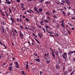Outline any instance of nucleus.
Masks as SVG:
<instances>
[{
	"label": "nucleus",
	"instance_id": "f257e3e1",
	"mask_svg": "<svg viewBox=\"0 0 75 75\" xmlns=\"http://www.w3.org/2000/svg\"><path fill=\"white\" fill-rule=\"evenodd\" d=\"M67 53H64L63 54H62V56L64 59L65 60H66L67 59Z\"/></svg>",
	"mask_w": 75,
	"mask_h": 75
},
{
	"label": "nucleus",
	"instance_id": "f03ea898",
	"mask_svg": "<svg viewBox=\"0 0 75 75\" xmlns=\"http://www.w3.org/2000/svg\"><path fill=\"white\" fill-rule=\"evenodd\" d=\"M13 37H15V36H17L18 35V33H17V30H16L15 29L14 30V31H13Z\"/></svg>",
	"mask_w": 75,
	"mask_h": 75
},
{
	"label": "nucleus",
	"instance_id": "7ed1b4c3",
	"mask_svg": "<svg viewBox=\"0 0 75 75\" xmlns=\"http://www.w3.org/2000/svg\"><path fill=\"white\" fill-rule=\"evenodd\" d=\"M64 20H62V24L61 25V26H62V27H65V25L64 23Z\"/></svg>",
	"mask_w": 75,
	"mask_h": 75
},
{
	"label": "nucleus",
	"instance_id": "20e7f679",
	"mask_svg": "<svg viewBox=\"0 0 75 75\" xmlns=\"http://www.w3.org/2000/svg\"><path fill=\"white\" fill-rule=\"evenodd\" d=\"M75 51H69V52L68 53V55H71L72 54H73V53H74L75 54Z\"/></svg>",
	"mask_w": 75,
	"mask_h": 75
},
{
	"label": "nucleus",
	"instance_id": "39448f33",
	"mask_svg": "<svg viewBox=\"0 0 75 75\" xmlns=\"http://www.w3.org/2000/svg\"><path fill=\"white\" fill-rule=\"evenodd\" d=\"M52 57H53L54 58H55V54H54V53L53 52H52Z\"/></svg>",
	"mask_w": 75,
	"mask_h": 75
},
{
	"label": "nucleus",
	"instance_id": "423d86ee",
	"mask_svg": "<svg viewBox=\"0 0 75 75\" xmlns=\"http://www.w3.org/2000/svg\"><path fill=\"white\" fill-rule=\"evenodd\" d=\"M27 12H29V13H34V12L31 9H29V11H27Z\"/></svg>",
	"mask_w": 75,
	"mask_h": 75
},
{
	"label": "nucleus",
	"instance_id": "0eeeda50",
	"mask_svg": "<svg viewBox=\"0 0 75 75\" xmlns=\"http://www.w3.org/2000/svg\"><path fill=\"white\" fill-rule=\"evenodd\" d=\"M23 8L22 9V11H23V10H25V7H24V6H21V9Z\"/></svg>",
	"mask_w": 75,
	"mask_h": 75
},
{
	"label": "nucleus",
	"instance_id": "6e6552de",
	"mask_svg": "<svg viewBox=\"0 0 75 75\" xmlns=\"http://www.w3.org/2000/svg\"><path fill=\"white\" fill-rule=\"evenodd\" d=\"M26 69H28V62H26Z\"/></svg>",
	"mask_w": 75,
	"mask_h": 75
},
{
	"label": "nucleus",
	"instance_id": "1a4fd4ad",
	"mask_svg": "<svg viewBox=\"0 0 75 75\" xmlns=\"http://www.w3.org/2000/svg\"><path fill=\"white\" fill-rule=\"evenodd\" d=\"M58 52H59L58 51H56L55 52V54H56V55H57V56H58V55H59V53H58Z\"/></svg>",
	"mask_w": 75,
	"mask_h": 75
},
{
	"label": "nucleus",
	"instance_id": "9d476101",
	"mask_svg": "<svg viewBox=\"0 0 75 75\" xmlns=\"http://www.w3.org/2000/svg\"><path fill=\"white\" fill-rule=\"evenodd\" d=\"M50 1H45V4H50Z\"/></svg>",
	"mask_w": 75,
	"mask_h": 75
},
{
	"label": "nucleus",
	"instance_id": "9b49d317",
	"mask_svg": "<svg viewBox=\"0 0 75 75\" xmlns=\"http://www.w3.org/2000/svg\"><path fill=\"white\" fill-rule=\"evenodd\" d=\"M59 27H60V25H59V23H57V24L56 28H59Z\"/></svg>",
	"mask_w": 75,
	"mask_h": 75
},
{
	"label": "nucleus",
	"instance_id": "f8f14e48",
	"mask_svg": "<svg viewBox=\"0 0 75 75\" xmlns=\"http://www.w3.org/2000/svg\"><path fill=\"white\" fill-rule=\"evenodd\" d=\"M46 61L47 64H49L50 62V60L48 59L47 60H46Z\"/></svg>",
	"mask_w": 75,
	"mask_h": 75
},
{
	"label": "nucleus",
	"instance_id": "ddd939ff",
	"mask_svg": "<svg viewBox=\"0 0 75 75\" xmlns=\"http://www.w3.org/2000/svg\"><path fill=\"white\" fill-rule=\"evenodd\" d=\"M8 68L9 70H10L11 71H12V69H13V67H9Z\"/></svg>",
	"mask_w": 75,
	"mask_h": 75
},
{
	"label": "nucleus",
	"instance_id": "4468645a",
	"mask_svg": "<svg viewBox=\"0 0 75 75\" xmlns=\"http://www.w3.org/2000/svg\"><path fill=\"white\" fill-rule=\"evenodd\" d=\"M6 3L7 4H11V2H10V1H8Z\"/></svg>",
	"mask_w": 75,
	"mask_h": 75
},
{
	"label": "nucleus",
	"instance_id": "2eb2a0df",
	"mask_svg": "<svg viewBox=\"0 0 75 75\" xmlns=\"http://www.w3.org/2000/svg\"><path fill=\"white\" fill-rule=\"evenodd\" d=\"M42 11V9L41 8H39V11L40 13H41Z\"/></svg>",
	"mask_w": 75,
	"mask_h": 75
},
{
	"label": "nucleus",
	"instance_id": "dca6fc26",
	"mask_svg": "<svg viewBox=\"0 0 75 75\" xmlns=\"http://www.w3.org/2000/svg\"><path fill=\"white\" fill-rule=\"evenodd\" d=\"M35 40H36V42L38 43V44H40V42H39V41H38V40H37V39L36 38H35Z\"/></svg>",
	"mask_w": 75,
	"mask_h": 75
},
{
	"label": "nucleus",
	"instance_id": "f3484780",
	"mask_svg": "<svg viewBox=\"0 0 75 75\" xmlns=\"http://www.w3.org/2000/svg\"><path fill=\"white\" fill-rule=\"evenodd\" d=\"M34 9H35V11H37L38 10V9H37V8L36 7H35L34 8Z\"/></svg>",
	"mask_w": 75,
	"mask_h": 75
},
{
	"label": "nucleus",
	"instance_id": "a211bd4d",
	"mask_svg": "<svg viewBox=\"0 0 75 75\" xmlns=\"http://www.w3.org/2000/svg\"><path fill=\"white\" fill-rule=\"evenodd\" d=\"M46 14H47V15H48V16H50V13H49L48 12H46Z\"/></svg>",
	"mask_w": 75,
	"mask_h": 75
},
{
	"label": "nucleus",
	"instance_id": "6ab92c4d",
	"mask_svg": "<svg viewBox=\"0 0 75 75\" xmlns=\"http://www.w3.org/2000/svg\"><path fill=\"white\" fill-rule=\"evenodd\" d=\"M35 60L36 61H38V62H40V60L38 59H35Z\"/></svg>",
	"mask_w": 75,
	"mask_h": 75
},
{
	"label": "nucleus",
	"instance_id": "aec40b11",
	"mask_svg": "<svg viewBox=\"0 0 75 75\" xmlns=\"http://www.w3.org/2000/svg\"><path fill=\"white\" fill-rule=\"evenodd\" d=\"M44 21H45V23H49V21H48L46 19L44 20Z\"/></svg>",
	"mask_w": 75,
	"mask_h": 75
},
{
	"label": "nucleus",
	"instance_id": "412c9836",
	"mask_svg": "<svg viewBox=\"0 0 75 75\" xmlns=\"http://www.w3.org/2000/svg\"><path fill=\"white\" fill-rule=\"evenodd\" d=\"M68 74V71H65L64 73V74L65 75H67Z\"/></svg>",
	"mask_w": 75,
	"mask_h": 75
},
{
	"label": "nucleus",
	"instance_id": "4be33fe9",
	"mask_svg": "<svg viewBox=\"0 0 75 75\" xmlns=\"http://www.w3.org/2000/svg\"><path fill=\"white\" fill-rule=\"evenodd\" d=\"M47 18L48 20H51V18H50V17L49 16H47Z\"/></svg>",
	"mask_w": 75,
	"mask_h": 75
},
{
	"label": "nucleus",
	"instance_id": "5701e85b",
	"mask_svg": "<svg viewBox=\"0 0 75 75\" xmlns=\"http://www.w3.org/2000/svg\"><path fill=\"white\" fill-rule=\"evenodd\" d=\"M62 13H63L64 16H66V15H65V12L64 11H62Z\"/></svg>",
	"mask_w": 75,
	"mask_h": 75
},
{
	"label": "nucleus",
	"instance_id": "b1692460",
	"mask_svg": "<svg viewBox=\"0 0 75 75\" xmlns=\"http://www.w3.org/2000/svg\"><path fill=\"white\" fill-rule=\"evenodd\" d=\"M38 35H39V37H41V36H42V34H41V33H38Z\"/></svg>",
	"mask_w": 75,
	"mask_h": 75
},
{
	"label": "nucleus",
	"instance_id": "393cba45",
	"mask_svg": "<svg viewBox=\"0 0 75 75\" xmlns=\"http://www.w3.org/2000/svg\"><path fill=\"white\" fill-rule=\"evenodd\" d=\"M16 68H19V66L18 65V64H17V65H16Z\"/></svg>",
	"mask_w": 75,
	"mask_h": 75
},
{
	"label": "nucleus",
	"instance_id": "a878e982",
	"mask_svg": "<svg viewBox=\"0 0 75 75\" xmlns=\"http://www.w3.org/2000/svg\"><path fill=\"white\" fill-rule=\"evenodd\" d=\"M8 9H9V12H10V13H11V11H12L11 10V9H10V7H9L8 8Z\"/></svg>",
	"mask_w": 75,
	"mask_h": 75
},
{
	"label": "nucleus",
	"instance_id": "bb28decb",
	"mask_svg": "<svg viewBox=\"0 0 75 75\" xmlns=\"http://www.w3.org/2000/svg\"><path fill=\"white\" fill-rule=\"evenodd\" d=\"M14 64L16 66V65H18V62H14Z\"/></svg>",
	"mask_w": 75,
	"mask_h": 75
},
{
	"label": "nucleus",
	"instance_id": "cd10ccee",
	"mask_svg": "<svg viewBox=\"0 0 75 75\" xmlns=\"http://www.w3.org/2000/svg\"><path fill=\"white\" fill-rule=\"evenodd\" d=\"M56 68H57V69H59V66L57 65H56Z\"/></svg>",
	"mask_w": 75,
	"mask_h": 75
},
{
	"label": "nucleus",
	"instance_id": "c85d7f7f",
	"mask_svg": "<svg viewBox=\"0 0 75 75\" xmlns=\"http://www.w3.org/2000/svg\"><path fill=\"white\" fill-rule=\"evenodd\" d=\"M1 14L3 16H5V15L4 14V13H1Z\"/></svg>",
	"mask_w": 75,
	"mask_h": 75
},
{
	"label": "nucleus",
	"instance_id": "c756f323",
	"mask_svg": "<svg viewBox=\"0 0 75 75\" xmlns=\"http://www.w3.org/2000/svg\"><path fill=\"white\" fill-rule=\"evenodd\" d=\"M43 21H40V23L41 24V25H43Z\"/></svg>",
	"mask_w": 75,
	"mask_h": 75
},
{
	"label": "nucleus",
	"instance_id": "7c9ffc66",
	"mask_svg": "<svg viewBox=\"0 0 75 75\" xmlns=\"http://www.w3.org/2000/svg\"><path fill=\"white\" fill-rule=\"evenodd\" d=\"M63 8L65 10V11H67V8L65 6H64Z\"/></svg>",
	"mask_w": 75,
	"mask_h": 75
},
{
	"label": "nucleus",
	"instance_id": "2f4dec72",
	"mask_svg": "<svg viewBox=\"0 0 75 75\" xmlns=\"http://www.w3.org/2000/svg\"><path fill=\"white\" fill-rule=\"evenodd\" d=\"M53 16L54 17V18H57V16H56V15H53Z\"/></svg>",
	"mask_w": 75,
	"mask_h": 75
},
{
	"label": "nucleus",
	"instance_id": "473e14b6",
	"mask_svg": "<svg viewBox=\"0 0 75 75\" xmlns=\"http://www.w3.org/2000/svg\"><path fill=\"white\" fill-rule=\"evenodd\" d=\"M28 43L29 44V45H30L31 44V43H30V41L28 40Z\"/></svg>",
	"mask_w": 75,
	"mask_h": 75
},
{
	"label": "nucleus",
	"instance_id": "72a5a7b5",
	"mask_svg": "<svg viewBox=\"0 0 75 75\" xmlns=\"http://www.w3.org/2000/svg\"><path fill=\"white\" fill-rule=\"evenodd\" d=\"M67 16H69V15H70L71 14V13L69 12H68L67 13Z\"/></svg>",
	"mask_w": 75,
	"mask_h": 75
},
{
	"label": "nucleus",
	"instance_id": "f704fd0d",
	"mask_svg": "<svg viewBox=\"0 0 75 75\" xmlns=\"http://www.w3.org/2000/svg\"><path fill=\"white\" fill-rule=\"evenodd\" d=\"M21 73L22 74H23L24 75H25V74H24V71H23L21 72Z\"/></svg>",
	"mask_w": 75,
	"mask_h": 75
},
{
	"label": "nucleus",
	"instance_id": "c9c22d12",
	"mask_svg": "<svg viewBox=\"0 0 75 75\" xmlns=\"http://www.w3.org/2000/svg\"><path fill=\"white\" fill-rule=\"evenodd\" d=\"M59 10H60V11H64V9L62 8H60L59 9Z\"/></svg>",
	"mask_w": 75,
	"mask_h": 75
},
{
	"label": "nucleus",
	"instance_id": "e433bc0d",
	"mask_svg": "<svg viewBox=\"0 0 75 75\" xmlns=\"http://www.w3.org/2000/svg\"><path fill=\"white\" fill-rule=\"evenodd\" d=\"M44 1V0H41L40 1H39V3H42V2Z\"/></svg>",
	"mask_w": 75,
	"mask_h": 75
},
{
	"label": "nucleus",
	"instance_id": "4c0bfd02",
	"mask_svg": "<svg viewBox=\"0 0 75 75\" xmlns=\"http://www.w3.org/2000/svg\"><path fill=\"white\" fill-rule=\"evenodd\" d=\"M34 55H35V56H36V57H37V55H38V54H37V53H34Z\"/></svg>",
	"mask_w": 75,
	"mask_h": 75
},
{
	"label": "nucleus",
	"instance_id": "58836bf2",
	"mask_svg": "<svg viewBox=\"0 0 75 75\" xmlns=\"http://www.w3.org/2000/svg\"><path fill=\"white\" fill-rule=\"evenodd\" d=\"M45 27L46 28H49V26L47 25H45Z\"/></svg>",
	"mask_w": 75,
	"mask_h": 75
},
{
	"label": "nucleus",
	"instance_id": "ea45409f",
	"mask_svg": "<svg viewBox=\"0 0 75 75\" xmlns=\"http://www.w3.org/2000/svg\"><path fill=\"white\" fill-rule=\"evenodd\" d=\"M25 20H26V21H29V20L28 19V18H26L25 19Z\"/></svg>",
	"mask_w": 75,
	"mask_h": 75
},
{
	"label": "nucleus",
	"instance_id": "a19ab883",
	"mask_svg": "<svg viewBox=\"0 0 75 75\" xmlns=\"http://www.w3.org/2000/svg\"><path fill=\"white\" fill-rule=\"evenodd\" d=\"M45 60L46 61L48 60V58H47V57H45Z\"/></svg>",
	"mask_w": 75,
	"mask_h": 75
},
{
	"label": "nucleus",
	"instance_id": "79ce46f5",
	"mask_svg": "<svg viewBox=\"0 0 75 75\" xmlns=\"http://www.w3.org/2000/svg\"><path fill=\"white\" fill-rule=\"evenodd\" d=\"M61 2H62V3H65V1H64V0H62Z\"/></svg>",
	"mask_w": 75,
	"mask_h": 75
},
{
	"label": "nucleus",
	"instance_id": "37998d69",
	"mask_svg": "<svg viewBox=\"0 0 75 75\" xmlns=\"http://www.w3.org/2000/svg\"><path fill=\"white\" fill-rule=\"evenodd\" d=\"M2 23H3V25H5V24H6V23L3 21L2 22Z\"/></svg>",
	"mask_w": 75,
	"mask_h": 75
},
{
	"label": "nucleus",
	"instance_id": "c03bdc74",
	"mask_svg": "<svg viewBox=\"0 0 75 75\" xmlns=\"http://www.w3.org/2000/svg\"><path fill=\"white\" fill-rule=\"evenodd\" d=\"M1 28L2 29V30L3 29H4V26H1Z\"/></svg>",
	"mask_w": 75,
	"mask_h": 75
},
{
	"label": "nucleus",
	"instance_id": "a18cd8bd",
	"mask_svg": "<svg viewBox=\"0 0 75 75\" xmlns=\"http://www.w3.org/2000/svg\"><path fill=\"white\" fill-rule=\"evenodd\" d=\"M66 3L67 4H69V2H68V1H66Z\"/></svg>",
	"mask_w": 75,
	"mask_h": 75
},
{
	"label": "nucleus",
	"instance_id": "49530a36",
	"mask_svg": "<svg viewBox=\"0 0 75 75\" xmlns=\"http://www.w3.org/2000/svg\"><path fill=\"white\" fill-rule=\"evenodd\" d=\"M40 75H41L42 74V73H43V72H42V71H40Z\"/></svg>",
	"mask_w": 75,
	"mask_h": 75
},
{
	"label": "nucleus",
	"instance_id": "de8ad7c7",
	"mask_svg": "<svg viewBox=\"0 0 75 75\" xmlns=\"http://www.w3.org/2000/svg\"><path fill=\"white\" fill-rule=\"evenodd\" d=\"M16 1H17V2L19 3V2H20V0H17Z\"/></svg>",
	"mask_w": 75,
	"mask_h": 75
},
{
	"label": "nucleus",
	"instance_id": "09e8293b",
	"mask_svg": "<svg viewBox=\"0 0 75 75\" xmlns=\"http://www.w3.org/2000/svg\"><path fill=\"white\" fill-rule=\"evenodd\" d=\"M33 0H27V2H29V1H32Z\"/></svg>",
	"mask_w": 75,
	"mask_h": 75
},
{
	"label": "nucleus",
	"instance_id": "8fccbe9b",
	"mask_svg": "<svg viewBox=\"0 0 75 75\" xmlns=\"http://www.w3.org/2000/svg\"><path fill=\"white\" fill-rule=\"evenodd\" d=\"M71 20H75V17L71 18Z\"/></svg>",
	"mask_w": 75,
	"mask_h": 75
},
{
	"label": "nucleus",
	"instance_id": "3c124183",
	"mask_svg": "<svg viewBox=\"0 0 75 75\" xmlns=\"http://www.w3.org/2000/svg\"><path fill=\"white\" fill-rule=\"evenodd\" d=\"M68 32L69 34H71V32H70L69 31H68Z\"/></svg>",
	"mask_w": 75,
	"mask_h": 75
},
{
	"label": "nucleus",
	"instance_id": "603ef678",
	"mask_svg": "<svg viewBox=\"0 0 75 75\" xmlns=\"http://www.w3.org/2000/svg\"><path fill=\"white\" fill-rule=\"evenodd\" d=\"M5 13L6 14V17H8V15H7V12H5Z\"/></svg>",
	"mask_w": 75,
	"mask_h": 75
},
{
	"label": "nucleus",
	"instance_id": "864d4df0",
	"mask_svg": "<svg viewBox=\"0 0 75 75\" xmlns=\"http://www.w3.org/2000/svg\"><path fill=\"white\" fill-rule=\"evenodd\" d=\"M20 28H21V29H23V26H22L21 25L20 26Z\"/></svg>",
	"mask_w": 75,
	"mask_h": 75
},
{
	"label": "nucleus",
	"instance_id": "5fc2aeb1",
	"mask_svg": "<svg viewBox=\"0 0 75 75\" xmlns=\"http://www.w3.org/2000/svg\"><path fill=\"white\" fill-rule=\"evenodd\" d=\"M19 32L20 35V34H22V33L21 32V30L19 31Z\"/></svg>",
	"mask_w": 75,
	"mask_h": 75
},
{
	"label": "nucleus",
	"instance_id": "6e6d98bb",
	"mask_svg": "<svg viewBox=\"0 0 75 75\" xmlns=\"http://www.w3.org/2000/svg\"><path fill=\"white\" fill-rule=\"evenodd\" d=\"M11 21H12V22H14V19H12V20Z\"/></svg>",
	"mask_w": 75,
	"mask_h": 75
},
{
	"label": "nucleus",
	"instance_id": "4d7b16f0",
	"mask_svg": "<svg viewBox=\"0 0 75 75\" xmlns=\"http://www.w3.org/2000/svg\"><path fill=\"white\" fill-rule=\"evenodd\" d=\"M13 65V62H12L11 64H10V66H12Z\"/></svg>",
	"mask_w": 75,
	"mask_h": 75
},
{
	"label": "nucleus",
	"instance_id": "13d9d810",
	"mask_svg": "<svg viewBox=\"0 0 75 75\" xmlns=\"http://www.w3.org/2000/svg\"><path fill=\"white\" fill-rule=\"evenodd\" d=\"M16 20H17V21H19V20H20V19L18 18H17L16 19Z\"/></svg>",
	"mask_w": 75,
	"mask_h": 75
},
{
	"label": "nucleus",
	"instance_id": "bf43d9fd",
	"mask_svg": "<svg viewBox=\"0 0 75 75\" xmlns=\"http://www.w3.org/2000/svg\"><path fill=\"white\" fill-rule=\"evenodd\" d=\"M20 35V36H24V35H23V34H21Z\"/></svg>",
	"mask_w": 75,
	"mask_h": 75
},
{
	"label": "nucleus",
	"instance_id": "052dcab7",
	"mask_svg": "<svg viewBox=\"0 0 75 75\" xmlns=\"http://www.w3.org/2000/svg\"><path fill=\"white\" fill-rule=\"evenodd\" d=\"M42 29L43 30V31L45 33V29H44V28H42Z\"/></svg>",
	"mask_w": 75,
	"mask_h": 75
},
{
	"label": "nucleus",
	"instance_id": "680f3d73",
	"mask_svg": "<svg viewBox=\"0 0 75 75\" xmlns=\"http://www.w3.org/2000/svg\"><path fill=\"white\" fill-rule=\"evenodd\" d=\"M21 5L22 6H24V4H23V3H22L21 4Z\"/></svg>",
	"mask_w": 75,
	"mask_h": 75
},
{
	"label": "nucleus",
	"instance_id": "e2e57ef3",
	"mask_svg": "<svg viewBox=\"0 0 75 75\" xmlns=\"http://www.w3.org/2000/svg\"><path fill=\"white\" fill-rule=\"evenodd\" d=\"M37 12L38 13V14H40V12H39V11H37Z\"/></svg>",
	"mask_w": 75,
	"mask_h": 75
},
{
	"label": "nucleus",
	"instance_id": "0e129e2a",
	"mask_svg": "<svg viewBox=\"0 0 75 75\" xmlns=\"http://www.w3.org/2000/svg\"><path fill=\"white\" fill-rule=\"evenodd\" d=\"M55 11L54 10H53V13H54L55 12Z\"/></svg>",
	"mask_w": 75,
	"mask_h": 75
},
{
	"label": "nucleus",
	"instance_id": "69168bd1",
	"mask_svg": "<svg viewBox=\"0 0 75 75\" xmlns=\"http://www.w3.org/2000/svg\"><path fill=\"white\" fill-rule=\"evenodd\" d=\"M60 5H64V4L61 3L60 4Z\"/></svg>",
	"mask_w": 75,
	"mask_h": 75
},
{
	"label": "nucleus",
	"instance_id": "338daca9",
	"mask_svg": "<svg viewBox=\"0 0 75 75\" xmlns=\"http://www.w3.org/2000/svg\"><path fill=\"white\" fill-rule=\"evenodd\" d=\"M56 75H59V73H57Z\"/></svg>",
	"mask_w": 75,
	"mask_h": 75
},
{
	"label": "nucleus",
	"instance_id": "774afa93",
	"mask_svg": "<svg viewBox=\"0 0 75 75\" xmlns=\"http://www.w3.org/2000/svg\"><path fill=\"white\" fill-rule=\"evenodd\" d=\"M73 61H75V58H73Z\"/></svg>",
	"mask_w": 75,
	"mask_h": 75
}]
</instances>
